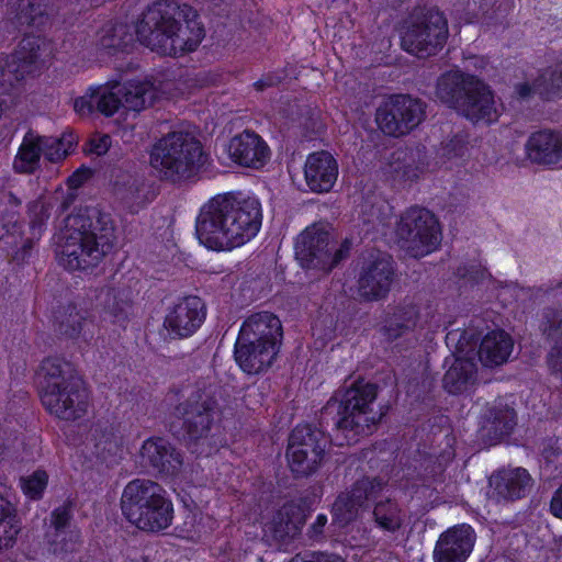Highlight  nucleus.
<instances>
[{
    "instance_id": "obj_1",
    "label": "nucleus",
    "mask_w": 562,
    "mask_h": 562,
    "mask_svg": "<svg viewBox=\"0 0 562 562\" xmlns=\"http://www.w3.org/2000/svg\"><path fill=\"white\" fill-rule=\"evenodd\" d=\"M261 222V203L257 198L218 194L201 207L195 231L200 244L207 249L227 251L251 240Z\"/></svg>"
},
{
    "instance_id": "obj_2",
    "label": "nucleus",
    "mask_w": 562,
    "mask_h": 562,
    "mask_svg": "<svg viewBox=\"0 0 562 562\" xmlns=\"http://www.w3.org/2000/svg\"><path fill=\"white\" fill-rule=\"evenodd\" d=\"M135 31L142 44L168 56L195 49L204 35L196 11L175 0H159L149 5Z\"/></svg>"
},
{
    "instance_id": "obj_3",
    "label": "nucleus",
    "mask_w": 562,
    "mask_h": 562,
    "mask_svg": "<svg viewBox=\"0 0 562 562\" xmlns=\"http://www.w3.org/2000/svg\"><path fill=\"white\" fill-rule=\"evenodd\" d=\"M114 241V226L108 216H100L93 223L83 214L69 215L58 236L56 256L64 268L85 270L95 266Z\"/></svg>"
},
{
    "instance_id": "obj_4",
    "label": "nucleus",
    "mask_w": 562,
    "mask_h": 562,
    "mask_svg": "<svg viewBox=\"0 0 562 562\" xmlns=\"http://www.w3.org/2000/svg\"><path fill=\"white\" fill-rule=\"evenodd\" d=\"M38 380L42 404L50 415L76 420L88 413L89 392L68 361L46 358L41 364Z\"/></svg>"
},
{
    "instance_id": "obj_5",
    "label": "nucleus",
    "mask_w": 562,
    "mask_h": 562,
    "mask_svg": "<svg viewBox=\"0 0 562 562\" xmlns=\"http://www.w3.org/2000/svg\"><path fill=\"white\" fill-rule=\"evenodd\" d=\"M63 189H57L54 193L41 195L30 203V233L31 236L23 238L19 223V207L21 200L12 192H4L0 202V240L5 247L12 249V256L18 261H23L29 255L34 243L40 240L44 226L52 210L57 206L63 211L68 207L72 195L67 193L64 196Z\"/></svg>"
},
{
    "instance_id": "obj_6",
    "label": "nucleus",
    "mask_w": 562,
    "mask_h": 562,
    "mask_svg": "<svg viewBox=\"0 0 562 562\" xmlns=\"http://www.w3.org/2000/svg\"><path fill=\"white\" fill-rule=\"evenodd\" d=\"M121 510L125 519L139 530L158 532L173 518V505L167 491L157 482L135 479L123 488Z\"/></svg>"
},
{
    "instance_id": "obj_7",
    "label": "nucleus",
    "mask_w": 562,
    "mask_h": 562,
    "mask_svg": "<svg viewBox=\"0 0 562 562\" xmlns=\"http://www.w3.org/2000/svg\"><path fill=\"white\" fill-rule=\"evenodd\" d=\"M149 164L166 179L176 181L188 178L204 164L202 145L189 132L168 133L153 146Z\"/></svg>"
},
{
    "instance_id": "obj_8",
    "label": "nucleus",
    "mask_w": 562,
    "mask_h": 562,
    "mask_svg": "<svg viewBox=\"0 0 562 562\" xmlns=\"http://www.w3.org/2000/svg\"><path fill=\"white\" fill-rule=\"evenodd\" d=\"M376 398L375 385L357 381L347 389L340 400L337 427L345 432L348 443L357 437L369 435L379 416L372 405Z\"/></svg>"
},
{
    "instance_id": "obj_9",
    "label": "nucleus",
    "mask_w": 562,
    "mask_h": 562,
    "mask_svg": "<svg viewBox=\"0 0 562 562\" xmlns=\"http://www.w3.org/2000/svg\"><path fill=\"white\" fill-rule=\"evenodd\" d=\"M449 35L448 21L437 8L416 10L402 34V47L412 55L426 58L445 46Z\"/></svg>"
},
{
    "instance_id": "obj_10",
    "label": "nucleus",
    "mask_w": 562,
    "mask_h": 562,
    "mask_svg": "<svg viewBox=\"0 0 562 562\" xmlns=\"http://www.w3.org/2000/svg\"><path fill=\"white\" fill-rule=\"evenodd\" d=\"M344 249H336L330 228L325 223L306 227L295 239V256L305 269L328 273L344 257Z\"/></svg>"
},
{
    "instance_id": "obj_11",
    "label": "nucleus",
    "mask_w": 562,
    "mask_h": 562,
    "mask_svg": "<svg viewBox=\"0 0 562 562\" xmlns=\"http://www.w3.org/2000/svg\"><path fill=\"white\" fill-rule=\"evenodd\" d=\"M401 247L413 257L432 252L441 240L440 227L435 215L422 207L407 210L397 226Z\"/></svg>"
},
{
    "instance_id": "obj_12",
    "label": "nucleus",
    "mask_w": 562,
    "mask_h": 562,
    "mask_svg": "<svg viewBox=\"0 0 562 562\" xmlns=\"http://www.w3.org/2000/svg\"><path fill=\"white\" fill-rule=\"evenodd\" d=\"M52 57L50 44L41 37L23 38L10 56L0 58V83L12 86L40 74Z\"/></svg>"
},
{
    "instance_id": "obj_13",
    "label": "nucleus",
    "mask_w": 562,
    "mask_h": 562,
    "mask_svg": "<svg viewBox=\"0 0 562 562\" xmlns=\"http://www.w3.org/2000/svg\"><path fill=\"white\" fill-rule=\"evenodd\" d=\"M426 116V105L408 94H394L376 109L379 130L389 136L401 137L415 130Z\"/></svg>"
},
{
    "instance_id": "obj_14",
    "label": "nucleus",
    "mask_w": 562,
    "mask_h": 562,
    "mask_svg": "<svg viewBox=\"0 0 562 562\" xmlns=\"http://www.w3.org/2000/svg\"><path fill=\"white\" fill-rule=\"evenodd\" d=\"M323 434L307 425L293 429L286 451L288 463L296 475H308L316 471L325 451Z\"/></svg>"
},
{
    "instance_id": "obj_15",
    "label": "nucleus",
    "mask_w": 562,
    "mask_h": 562,
    "mask_svg": "<svg viewBox=\"0 0 562 562\" xmlns=\"http://www.w3.org/2000/svg\"><path fill=\"white\" fill-rule=\"evenodd\" d=\"M205 318L206 305L203 300L188 295L167 308L162 328L170 339H186L196 333Z\"/></svg>"
},
{
    "instance_id": "obj_16",
    "label": "nucleus",
    "mask_w": 562,
    "mask_h": 562,
    "mask_svg": "<svg viewBox=\"0 0 562 562\" xmlns=\"http://www.w3.org/2000/svg\"><path fill=\"white\" fill-rule=\"evenodd\" d=\"M467 87L456 110L474 123L496 121L499 113L494 93L490 87L475 77L468 81Z\"/></svg>"
},
{
    "instance_id": "obj_17",
    "label": "nucleus",
    "mask_w": 562,
    "mask_h": 562,
    "mask_svg": "<svg viewBox=\"0 0 562 562\" xmlns=\"http://www.w3.org/2000/svg\"><path fill=\"white\" fill-rule=\"evenodd\" d=\"M393 276L391 258L381 252L371 254L363 263L359 278V295L364 300H380L390 290Z\"/></svg>"
},
{
    "instance_id": "obj_18",
    "label": "nucleus",
    "mask_w": 562,
    "mask_h": 562,
    "mask_svg": "<svg viewBox=\"0 0 562 562\" xmlns=\"http://www.w3.org/2000/svg\"><path fill=\"white\" fill-rule=\"evenodd\" d=\"M476 536L470 525H457L442 532L434 550L435 562H465L473 551Z\"/></svg>"
},
{
    "instance_id": "obj_19",
    "label": "nucleus",
    "mask_w": 562,
    "mask_h": 562,
    "mask_svg": "<svg viewBox=\"0 0 562 562\" xmlns=\"http://www.w3.org/2000/svg\"><path fill=\"white\" fill-rule=\"evenodd\" d=\"M228 157L235 164L259 169L270 159V148L255 132L244 131L232 137L226 146Z\"/></svg>"
},
{
    "instance_id": "obj_20",
    "label": "nucleus",
    "mask_w": 562,
    "mask_h": 562,
    "mask_svg": "<svg viewBox=\"0 0 562 562\" xmlns=\"http://www.w3.org/2000/svg\"><path fill=\"white\" fill-rule=\"evenodd\" d=\"M139 464L153 468L166 475H176L182 468V458L168 441L162 438L145 440L138 453Z\"/></svg>"
},
{
    "instance_id": "obj_21",
    "label": "nucleus",
    "mask_w": 562,
    "mask_h": 562,
    "mask_svg": "<svg viewBox=\"0 0 562 562\" xmlns=\"http://www.w3.org/2000/svg\"><path fill=\"white\" fill-rule=\"evenodd\" d=\"M306 509L307 506L301 501L284 504L271 520L263 522L265 536L279 541L295 536L305 521Z\"/></svg>"
},
{
    "instance_id": "obj_22",
    "label": "nucleus",
    "mask_w": 562,
    "mask_h": 562,
    "mask_svg": "<svg viewBox=\"0 0 562 562\" xmlns=\"http://www.w3.org/2000/svg\"><path fill=\"white\" fill-rule=\"evenodd\" d=\"M279 352V347L258 341L237 339L235 344V360L247 374H258L271 367Z\"/></svg>"
},
{
    "instance_id": "obj_23",
    "label": "nucleus",
    "mask_w": 562,
    "mask_h": 562,
    "mask_svg": "<svg viewBox=\"0 0 562 562\" xmlns=\"http://www.w3.org/2000/svg\"><path fill=\"white\" fill-rule=\"evenodd\" d=\"M282 337L280 319L270 312H259L248 316L239 329L237 339L258 341L279 347Z\"/></svg>"
},
{
    "instance_id": "obj_24",
    "label": "nucleus",
    "mask_w": 562,
    "mask_h": 562,
    "mask_svg": "<svg viewBox=\"0 0 562 562\" xmlns=\"http://www.w3.org/2000/svg\"><path fill=\"white\" fill-rule=\"evenodd\" d=\"M305 181L314 192H328L338 177V164L327 151H316L307 156L304 166Z\"/></svg>"
},
{
    "instance_id": "obj_25",
    "label": "nucleus",
    "mask_w": 562,
    "mask_h": 562,
    "mask_svg": "<svg viewBox=\"0 0 562 562\" xmlns=\"http://www.w3.org/2000/svg\"><path fill=\"white\" fill-rule=\"evenodd\" d=\"M531 481V476L522 468L501 470L490 477V496L496 501L524 497Z\"/></svg>"
},
{
    "instance_id": "obj_26",
    "label": "nucleus",
    "mask_w": 562,
    "mask_h": 562,
    "mask_svg": "<svg viewBox=\"0 0 562 562\" xmlns=\"http://www.w3.org/2000/svg\"><path fill=\"white\" fill-rule=\"evenodd\" d=\"M530 160L541 165H557L562 161V133L543 130L530 135L526 143Z\"/></svg>"
},
{
    "instance_id": "obj_27",
    "label": "nucleus",
    "mask_w": 562,
    "mask_h": 562,
    "mask_svg": "<svg viewBox=\"0 0 562 562\" xmlns=\"http://www.w3.org/2000/svg\"><path fill=\"white\" fill-rule=\"evenodd\" d=\"M516 94L521 98H528L531 94H539L547 100L562 98V61L546 68L535 80L532 86L522 82L516 86Z\"/></svg>"
},
{
    "instance_id": "obj_28",
    "label": "nucleus",
    "mask_w": 562,
    "mask_h": 562,
    "mask_svg": "<svg viewBox=\"0 0 562 562\" xmlns=\"http://www.w3.org/2000/svg\"><path fill=\"white\" fill-rule=\"evenodd\" d=\"M371 487V481L362 480L350 492L340 494L333 505L334 521L344 526L355 519L359 508L363 506L369 497L368 491Z\"/></svg>"
},
{
    "instance_id": "obj_29",
    "label": "nucleus",
    "mask_w": 562,
    "mask_h": 562,
    "mask_svg": "<svg viewBox=\"0 0 562 562\" xmlns=\"http://www.w3.org/2000/svg\"><path fill=\"white\" fill-rule=\"evenodd\" d=\"M514 341L504 330L488 333L479 349L480 361L486 367L499 366L506 362L513 351Z\"/></svg>"
},
{
    "instance_id": "obj_30",
    "label": "nucleus",
    "mask_w": 562,
    "mask_h": 562,
    "mask_svg": "<svg viewBox=\"0 0 562 562\" xmlns=\"http://www.w3.org/2000/svg\"><path fill=\"white\" fill-rule=\"evenodd\" d=\"M43 142L45 136L32 131L23 136L12 162L15 172L33 173L38 168L41 156L44 155Z\"/></svg>"
},
{
    "instance_id": "obj_31",
    "label": "nucleus",
    "mask_w": 562,
    "mask_h": 562,
    "mask_svg": "<svg viewBox=\"0 0 562 562\" xmlns=\"http://www.w3.org/2000/svg\"><path fill=\"white\" fill-rule=\"evenodd\" d=\"M470 79H474V76L463 74L460 70H450L442 74L437 81L436 97L450 108L457 109Z\"/></svg>"
},
{
    "instance_id": "obj_32",
    "label": "nucleus",
    "mask_w": 562,
    "mask_h": 562,
    "mask_svg": "<svg viewBox=\"0 0 562 562\" xmlns=\"http://www.w3.org/2000/svg\"><path fill=\"white\" fill-rule=\"evenodd\" d=\"M21 530L15 504L0 493V553L14 547Z\"/></svg>"
},
{
    "instance_id": "obj_33",
    "label": "nucleus",
    "mask_w": 562,
    "mask_h": 562,
    "mask_svg": "<svg viewBox=\"0 0 562 562\" xmlns=\"http://www.w3.org/2000/svg\"><path fill=\"white\" fill-rule=\"evenodd\" d=\"M116 90L122 92L124 105L133 111H140L157 99V90L149 81L131 80Z\"/></svg>"
},
{
    "instance_id": "obj_34",
    "label": "nucleus",
    "mask_w": 562,
    "mask_h": 562,
    "mask_svg": "<svg viewBox=\"0 0 562 562\" xmlns=\"http://www.w3.org/2000/svg\"><path fill=\"white\" fill-rule=\"evenodd\" d=\"M133 42V34L122 23L106 24L97 34V47L108 55L124 50Z\"/></svg>"
},
{
    "instance_id": "obj_35",
    "label": "nucleus",
    "mask_w": 562,
    "mask_h": 562,
    "mask_svg": "<svg viewBox=\"0 0 562 562\" xmlns=\"http://www.w3.org/2000/svg\"><path fill=\"white\" fill-rule=\"evenodd\" d=\"M475 363L457 358L443 376V387L451 394L467 391L474 381Z\"/></svg>"
},
{
    "instance_id": "obj_36",
    "label": "nucleus",
    "mask_w": 562,
    "mask_h": 562,
    "mask_svg": "<svg viewBox=\"0 0 562 562\" xmlns=\"http://www.w3.org/2000/svg\"><path fill=\"white\" fill-rule=\"evenodd\" d=\"M373 517L376 526L386 532L400 530L405 519L401 507L391 499L376 503L373 509Z\"/></svg>"
},
{
    "instance_id": "obj_37",
    "label": "nucleus",
    "mask_w": 562,
    "mask_h": 562,
    "mask_svg": "<svg viewBox=\"0 0 562 562\" xmlns=\"http://www.w3.org/2000/svg\"><path fill=\"white\" fill-rule=\"evenodd\" d=\"M77 143L78 137L70 131L64 132L60 137L45 136L44 156L52 162H58L74 150Z\"/></svg>"
},
{
    "instance_id": "obj_38",
    "label": "nucleus",
    "mask_w": 562,
    "mask_h": 562,
    "mask_svg": "<svg viewBox=\"0 0 562 562\" xmlns=\"http://www.w3.org/2000/svg\"><path fill=\"white\" fill-rule=\"evenodd\" d=\"M418 326V310L414 305L405 306L393 315L386 327V336L395 339L406 331L413 330Z\"/></svg>"
},
{
    "instance_id": "obj_39",
    "label": "nucleus",
    "mask_w": 562,
    "mask_h": 562,
    "mask_svg": "<svg viewBox=\"0 0 562 562\" xmlns=\"http://www.w3.org/2000/svg\"><path fill=\"white\" fill-rule=\"evenodd\" d=\"M426 171V165L417 161L412 155H405L404 158H397L395 164L391 165V173L394 181L401 184L412 183L420 178Z\"/></svg>"
},
{
    "instance_id": "obj_40",
    "label": "nucleus",
    "mask_w": 562,
    "mask_h": 562,
    "mask_svg": "<svg viewBox=\"0 0 562 562\" xmlns=\"http://www.w3.org/2000/svg\"><path fill=\"white\" fill-rule=\"evenodd\" d=\"M48 484V474L43 469H37L32 473L20 477L19 486L24 496L32 501L41 499Z\"/></svg>"
},
{
    "instance_id": "obj_41",
    "label": "nucleus",
    "mask_w": 562,
    "mask_h": 562,
    "mask_svg": "<svg viewBox=\"0 0 562 562\" xmlns=\"http://www.w3.org/2000/svg\"><path fill=\"white\" fill-rule=\"evenodd\" d=\"M120 83L97 87V109L106 116L113 115L124 104L122 92L116 90Z\"/></svg>"
},
{
    "instance_id": "obj_42",
    "label": "nucleus",
    "mask_w": 562,
    "mask_h": 562,
    "mask_svg": "<svg viewBox=\"0 0 562 562\" xmlns=\"http://www.w3.org/2000/svg\"><path fill=\"white\" fill-rule=\"evenodd\" d=\"M91 324L78 312H71L65 316L59 323V333L69 339H78L92 336L90 330Z\"/></svg>"
},
{
    "instance_id": "obj_43",
    "label": "nucleus",
    "mask_w": 562,
    "mask_h": 562,
    "mask_svg": "<svg viewBox=\"0 0 562 562\" xmlns=\"http://www.w3.org/2000/svg\"><path fill=\"white\" fill-rule=\"evenodd\" d=\"M50 550L55 554L72 552L78 548L80 536L75 529H59L49 536Z\"/></svg>"
},
{
    "instance_id": "obj_44",
    "label": "nucleus",
    "mask_w": 562,
    "mask_h": 562,
    "mask_svg": "<svg viewBox=\"0 0 562 562\" xmlns=\"http://www.w3.org/2000/svg\"><path fill=\"white\" fill-rule=\"evenodd\" d=\"M94 448L97 454L106 460L109 456H115L120 450V440L111 431H95Z\"/></svg>"
},
{
    "instance_id": "obj_45",
    "label": "nucleus",
    "mask_w": 562,
    "mask_h": 562,
    "mask_svg": "<svg viewBox=\"0 0 562 562\" xmlns=\"http://www.w3.org/2000/svg\"><path fill=\"white\" fill-rule=\"evenodd\" d=\"M44 0H19L18 16L23 23H35L37 18L45 13Z\"/></svg>"
},
{
    "instance_id": "obj_46",
    "label": "nucleus",
    "mask_w": 562,
    "mask_h": 562,
    "mask_svg": "<svg viewBox=\"0 0 562 562\" xmlns=\"http://www.w3.org/2000/svg\"><path fill=\"white\" fill-rule=\"evenodd\" d=\"M190 426L192 429V436H202L205 431L210 429V426L213 422V412L211 407H203L192 409L190 416L188 417Z\"/></svg>"
},
{
    "instance_id": "obj_47",
    "label": "nucleus",
    "mask_w": 562,
    "mask_h": 562,
    "mask_svg": "<svg viewBox=\"0 0 562 562\" xmlns=\"http://www.w3.org/2000/svg\"><path fill=\"white\" fill-rule=\"evenodd\" d=\"M97 108V87H90L86 93L74 101V109L80 115H89Z\"/></svg>"
},
{
    "instance_id": "obj_48",
    "label": "nucleus",
    "mask_w": 562,
    "mask_h": 562,
    "mask_svg": "<svg viewBox=\"0 0 562 562\" xmlns=\"http://www.w3.org/2000/svg\"><path fill=\"white\" fill-rule=\"evenodd\" d=\"M111 146V138L106 134H94L85 145L83 150L87 154L102 156Z\"/></svg>"
},
{
    "instance_id": "obj_49",
    "label": "nucleus",
    "mask_w": 562,
    "mask_h": 562,
    "mask_svg": "<svg viewBox=\"0 0 562 562\" xmlns=\"http://www.w3.org/2000/svg\"><path fill=\"white\" fill-rule=\"evenodd\" d=\"M542 330L549 337L562 336V315L559 312H548L544 314L542 322Z\"/></svg>"
},
{
    "instance_id": "obj_50",
    "label": "nucleus",
    "mask_w": 562,
    "mask_h": 562,
    "mask_svg": "<svg viewBox=\"0 0 562 562\" xmlns=\"http://www.w3.org/2000/svg\"><path fill=\"white\" fill-rule=\"evenodd\" d=\"M515 412L510 408H506L501 416L495 417L494 424L496 430H498L501 435L508 434L515 425Z\"/></svg>"
},
{
    "instance_id": "obj_51",
    "label": "nucleus",
    "mask_w": 562,
    "mask_h": 562,
    "mask_svg": "<svg viewBox=\"0 0 562 562\" xmlns=\"http://www.w3.org/2000/svg\"><path fill=\"white\" fill-rule=\"evenodd\" d=\"M289 562H345L336 554L313 552L306 555H296Z\"/></svg>"
},
{
    "instance_id": "obj_52",
    "label": "nucleus",
    "mask_w": 562,
    "mask_h": 562,
    "mask_svg": "<svg viewBox=\"0 0 562 562\" xmlns=\"http://www.w3.org/2000/svg\"><path fill=\"white\" fill-rule=\"evenodd\" d=\"M467 153V147L461 139H452L443 147V155L448 159L463 157Z\"/></svg>"
},
{
    "instance_id": "obj_53",
    "label": "nucleus",
    "mask_w": 562,
    "mask_h": 562,
    "mask_svg": "<svg viewBox=\"0 0 562 562\" xmlns=\"http://www.w3.org/2000/svg\"><path fill=\"white\" fill-rule=\"evenodd\" d=\"M69 520V513L66 508H57L53 512L52 515V525L54 527V531H58L59 529H67V522Z\"/></svg>"
},
{
    "instance_id": "obj_54",
    "label": "nucleus",
    "mask_w": 562,
    "mask_h": 562,
    "mask_svg": "<svg viewBox=\"0 0 562 562\" xmlns=\"http://www.w3.org/2000/svg\"><path fill=\"white\" fill-rule=\"evenodd\" d=\"M550 513L562 519V484L557 488L553 493L551 502H550Z\"/></svg>"
},
{
    "instance_id": "obj_55",
    "label": "nucleus",
    "mask_w": 562,
    "mask_h": 562,
    "mask_svg": "<svg viewBox=\"0 0 562 562\" xmlns=\"http://www.w3.org/2000/svg\"><path fill=\"white\" fill-rule=\"evenodd\" d=\"M549 366L553 371L562 374V344L551 350L549 355Z\"/></svg>"
},
{
    "instance_id": "obj_56",
    "label": "nucleus",
    "mask_w": 562,
    "mask_h": 562,
    "mask_svg": "<svg viewBox=\"0 0 562 562\" xmlns=\"http://www.w3.org/2000/svg\"><path fill=\"white\" fill-rule=\"evenodd\" d=\"M326 524L327 517L323 514H319L311 527L312 537L317 538L318 536H321Z\"/></svg>"
},
{
    "instance_id": "obj_57",
    "label": "nucleus",
    "mask_w": 562,
    "mask_h": 562,
    "mask_svg": "<svg viewBox=\"0 0 562 562\" xmlns=\"http://www.w3.org/2000/svg\"><path fill=\"white\" fill-rule=\"evenodd\" d=\"M459 276L463 279H469L471 282H479V271H469L467 268L459 270ZM481 276H483V272H480Z\"/></svg>"
},
{
    "instance_id": "obj_58",
    "label": "nucleus",
    "mask_w": 562,
    "mask_h": 562,
    "mask_svg": "<svg viewBox=\"0 0 562 562\" xmlns=\"http://www.w3.org/2000/svg\"><path fill=\"white\" fill-rule=\"evenodd\" d=\"M87 170H78L69 178L70 187H78L81 183V181L87 177Z\"/></svg>"
},
{
    "instance_id": "obj_59",
    "label": "nucleus",
    "mask_w": 562,
    "mask_h": 562,
    "mask_svg": "<svg viewBox=\"0 0 562 562\" xmlns=\"http://www.w3.org/2000/svg\"><path fill=\"white\" fill-rule=\"evenodd\" d=\"M472 65L474 68L483 69L487 65V60L483 57H474L469 59L468 67Z\"/></svg>"
},
{
    "instance_id": "obj_60",
    "label": "nucleus",
    "mask_w": 562,
    "mask_h": 562,
    "mask_svg": "<svg viewBox=\"0 0 562 562\" xmlns=\"http://www.w3.org/2000/svg\"><path fill=\"white\" fill-rule=\"evenodd\" d=\"M273 81L271 79H260L255 83L257 90H262L266 87L272 86Z\"/></svg>"
},
{
    "instance_id": "obj_61",
    "label": "nucleus",
    "mask_w": 562,
    "mask_h": 562,
    "mask_svg": "<svg viewBox=\"0 0 562 562\" xmlns=\"http://www.w3.org/2000/svg\"><path fill=\"white\" fill-rule=\"evenodd\" d=\"M14 448V442H10L8 446H5V449L8 452H10Z\"/></svg>"
}]
</instances>
